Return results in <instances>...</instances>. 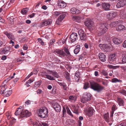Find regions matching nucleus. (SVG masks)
Instances as JSON below:
<instances>
[{
    "mask_svg": "<svg viewBox=\"0 0 126 126\" xmlns=\"http://www.w3.org/2000/svg\"><path fill=\"white\" fill-rule=\"evenodd\" d=\"M90 84L91 88L97 93H100L104 88V87L95 82H90Z\"/></svg>",
    "mask_w": 126,
    "mask_h": 126,
    "instance_id": "nucleus-1",
    "label": "nucleus"
},
{
    "mask_svg": "<svg viewBox=\"0 0 126 126\" xmlns=\"http://www.w3.org/2000/svg\"><path fill=\"white\" fill-rule=\"evenodd\" d=\"M97 28L99 32L98 37H100V34H102L107 31V24L106 23H101L97 25Z\"/></svg>",
    "mask_w": 126,
    "mask_h": 126,
    "instance_id": "nucleus-2",
    "label": "nucleus"
},
{
    "mask_svg": "<svg viewBox=\"0 0 126 126\" xmlns=\"http://www.w3.org/2000/svg\"><path fill=\"white\" fill-rule=\"evenodd\" d=\"M64 50L65 52L67 54V55L62 50H57L54 51V53L56 54H57V55H58L60 56H61L64 57L66 56L67 58L70 57L71 55L68 49L65 47Z\"/></svg>",
    "mask_w": 126,
    "mask_h": 126,
    "instance_id": "nucleus-3",
    "label": "nucleus"
},
{
    "mask_svg": "<svg viewBox=\"0 0 126 126\" xmlns=\"http://www.w3.org/2000/svg\"><path fill=\"white\" fill-rule=\"evenodd\" d=\"M47 108H45V109H40L38 114L39 116L42 118H44L47 116Z\"/></svg>",
    "mask_w": 126,
    "mask_h": 126,
    "instance_id": "nucleus-4",
    "label": "nucleus"
},
{
    "mask_svg": "<svg viewBox=\"0 0 126 126\" xmlns=\"http://www.w3.org/2000/svg\"><path fill=\"white\" fill-rule=\"evenodd\" d=\"M93 21L90 19H87L85 22V25L91 30L94 29Z\"/></svg>",
    "mask_w": 126,
    "mask_h": 126,
    "instance_id": "nucleus-5",
    "label": "nucleus"
},
{
    "mask_svg": "<svg viewBox=\"0 0 126 126\" xmlns=\"http://www.w3.org/2000/svg\"><path fill=\"white\" fill-rule=\"evenodd\" d=\"M91 95L90 93H87L84 95L83 98L81 100V101L82 103H85L88 101L90 100Z\"/></svg>",
    "mask_w": 126,
    "mask_h": 126,
    "instance_id": "nucleus-6",
    "label": "nucleus"
},
{
    "mask_svg": "<svg viewBox=\"0 0 126 126\" xmlns=\"http://www.w3.org/2000/svg\"><path fill=\"white\" fill-rule=\"evenodd\" d=\"M52 21V20L51 19L44 20L42 23H40V26L41 27H43L44 26H47L51 24Z\"/></svg>",
    "mask_w": 126,
    "mask_h": 126,
    "instance_id": "nucleus-7",
    "label": "nucleus"
},
{
    "mask_svg": "<svg viewBox=\"0 0 126 126\" xmlns=\"http://www.w3.org/2000/svg\"><path fill=\"white\" fill-rule=\"evenodd\" d=\"M117 15L116 12L115 11H112L109 12L107 15V16L109 20H110L114 18Z\"/></svg>",
    "mask_w": 126,
    "mask_h": 126,
    "instance_id": "nucleus-8",
    "label": "nucleus"
},
{
    "mask_svg": "<svg viewBox=\"0 0 126 126\" xmlns=\"http://www.w3.org/2000/svg\"><path fill=\"white\" fill-rule=\"evenodd\" d=\"M78 33L80 37V39H85L87 38L88 39H89L87 37L84 32L82 30H79V31Z\"/></svg>",
    "mask_w": 126,
    "mask_h": 126,
    "instance_id": "nucleus-9",
    "label": "nucleus"
},
{
    "mask_svg": "<svg viewBox=\"0 0 126 126\" xmlns=\"http://www.w3.org/2000/svg\"><path fill=\"white\" fill-rule=\"evenodd\" d=\"M31 113L27 110H23L22 111L21 117H23L25 116L29 117L31 115Z\"/></svg>",
    "mask_w": 126,
    "mask_h": 126,
    "instance_id": "nucleus-10",
    "label": "nucleus"
},
{
    "mask_svg": "<svg viewBox=\"0 0 126 126\" xmlns=\"http://www.w3.org/2000/svg\"><path fill=\"white\" fill-rule=\"evenodd\" d=\"M98 56L101 61L104 62L106 61L107 58L106 56L104 53H100L98 54Z\"/></svg>",
    "mask_w": 126,
    "mask_h": 126,
    "instance_id": "nucleus-11",
    "label": "nucleus"
},
{
    "mask_svg": "<svg viewBox=\"0 0 126 126\" xmlns=\"http://www.w3.org/2000/svg\"><path fill=\"white\" fill-rule=\"evenodd\" d=\"M120 61H122L120 63L121 64H124L126 63V54L123 53L122 54L121 58L120 59H119Z\"/></svg>",
    "mask_w": 126,
    "mask_h": 126,
    "instance_id": "nucleus-12",
    "label": "nucleus"
},
{
    "mask_svg": "<svg viewBox=\"0 0 126 126\" xmlns=\"http://www.w3.org/2000/svg\"><path fill=\"white\" fill-rule=\"evenodd\" d=\"M126 4V0H121L117 3L116 6L117 8H120L123 7Z\"/></svg>",
    "mask_w": 126,
    "mask_h": 126,
    "instance_id": "nucleus-13",
    "label": "nucleus"
},
{
    "mask_svg": "<svg viewBox=\"0 0 126 126\" xmlns=\"http://www.w3.org/2000/svg\"><path fill=\"white\" fill-rule=\"evenodd\" d=\"M53 107L55 110L57 112H59L61 111V106L58 103H55L53 105Z\"/></svg>",
    "mask_w": 126,
    "mask_h": 126,
    "instance_id": "nucleus-14",
    "label": "nucleus"
},
{
    "mask_svg": "<svg viewBox=\"0 0 126 126\" xmlns=\"http://www.w3.org/2000/svg\"><path fill=\"white\" fill-rule=\"evenodd\" d=\"M65 16V15L64 14H62L60 15L58 18L57 20L56 21L57 24H60L61 21L63 19Z\"/></svg>",
    "mask_w": 126,
    "mask_h": 126,
    "instance_id": "nucleus-15",
    "label": "nucleus"
},
{
    "mask_svg": "<svg viewBox=\"0 0 126 126\" xmlns=\"http://www.w3.org/2000/svg\"><path fill=\"white\" fill-rule=\"evenodd\" d=\"M94 111L92 108L90 107H89L87 113V115L89 117H91L93 114Z\"/></svg>",
    "mask_w": 126,
    "mask_h": 126,
    "instance_id": "nucleus-16",
    "label": "nucleus"
},
{
    "mask_svg": "<svg viewBox=\"0 0 126 126\" xmlns=\"http://www.w3.org/2000/svg\"><path fill=\"white\" fill-rule=\"evenodd\" d=\"M116 59V57L114 54H111L109 57V60L111 63H115Z\"/></svg>",
    "mask_w": 126,
    "mask_h": 126,
    "instance_id": "nucleus-17",
    "label": "nucleus"
},
{
    "mask_svg": "<svg viewBox=\"0 0 126 126\" xmlns=\"http://www.w3.org/2000/svg\"><path fill=\"white\" fill-rule=\"evenodd\" d=\"M110 6V4L108 3H104L102 4V6L103 8L106 10H109Z\"/></svg>",
    "mask_w": 126,
    "mask_h": 126,
    "instance_id": "nucleus-18",
    "label": "nucleus"
},
{
    "mask_svg": "<svg viewBox=\"0 0 126 126\" xmlns=\"http://www.w3.org/2000/svg\"><path fill=\"white\" fill-rule=\"evenodd\" d=\"M100 47H101V48L105 51H107L108 50V46L107 44H100L99 45Z\"/></svg>",
    "mask_w": 126,
    "mask_h": 126,
    "instance_id": "nucleus-19",
    "label": "nucleus"
},
{
    "mask_svg": "<svg viewBox=\"0 0 126 126\" xmlns=\"http://www.w3.org/2000/svg\"><path fill=\"white\" fill-rule=\"evenodd\" d=\"M122 23L120 20H118L115 22H113L111 23L110 26L111 27H113L116 26H117L118 25Z\"/></svg>",
    "mask_w": 126,
    "mask_h": 126,
    "instance_id": "nucleus-20",
    "label": "nucleus"
},
{
    "mask_svg": "<svg viewBox=\"0 0 126 126\" xmlns=\"http://www.w3.org/2000/svg\"><path fill=\"white\" fill-rule=\"evenodd\" d=\"M70 12L73 14H78L80 13L79 10L75 8H73L71 9Z\"/></svg>",
    "mask_w": 126,
    "mask_h": 126,
    "instance_id": "nucleus-21",
    "label": "nucleus"
},
{
    "mask_svg": "<svg viewBox=\"0 0 126 126\" xmlns=\"http://www.w3.org/2000/svg\"><path fill=\"white\" fill-rule=\"evenodd\" d=\"M69 38L71 39H77L78 35L77 33H73L71 34Z\"/></svg>",
    "mask_w": 126,
    "mask_h": 126,
    "instance_id": "nucleus-22",
    "label": "nucleus"
},
{
    "mask_svg": "<svg viewBox=\"0 0 126 126\" xmlns=\"http://www.w3.org/2000/svg\"><path fill=\"white\" fill-rule=\"evenodd\" d=\"M125 27L120 24L119 25H118L116 27V30L118 31H120L122 30H125Z\"/></svg>",
    "mask_w": 126,
    "mask_h": 126,
    "instance_id": "nucleus-23",
    "label": "nucleus"
},
{
    "mask_svg": "<svg viewBox=\"0 0 126 126\" xmlns=\"http://www.w3.org/2000/svg\"><path fill=\"white\" fill-rule=\"evenodd\" d=\"M58 5L60 7L64 8L66 6V4L64 1H61L58 2Z\"/></svg>",
    "mask_w": 126,
    "mask_h": 126,
    "instance_id": "nucleus-24",
    "label": "nucleus"
},
{
    "mask_svg": "<svg viewBox=\"0 0 126 126\" xmlns=\"http://www.w3.org/2000/svg\"><path fill=\"white\" fill-rule=\"evenodd\" d=\"M80 72L78 71H76L75 75V79L76 81H78L79 80L80 78Z\"/></svg>",
    "mask_w": 126,
    "mask_h": 126,
    "instance_id": "nucleus-25",
    "label": "nucleus"
},
{
    "mask_svg": "<svg viewBox=\"0 0 126 126\" xmlns=\"http://www.w3.org/2000/svg\"><path fill=\"white\" fill-rule=\"evenodd\" d=\"M79 107L77 106H74L73 109V112L77 115L79 114Z\"/></svg>",
    "mask_w": 126,
    "mask_h": 126,
    "instance_id": "nucleus-26",
    "label": "nucleus"
},
{
    "mask_svg": "<svg viewBox=\"0 0 126 126\" xmlns=\"http://www.w3.org/2000/svg\"><path fill=\"white\" fill-rule=\"evenodd\" d=\"M4 33L7 36L9 39H13L14 38V35L12 33H8L7 32H5Z\"/></svg>",
    "mask_w": 126,
    "mask_h": 126,
    "instance_id": "nucleus-27",
    "label": "nucleus"
},
{
    "mask_svg": "<svg viewBox=\"0 0 126 126\" xmlns=\"http://www.w3.org/2000/svg\"><path fill=\"white\" fill-rule=\"evenodd\" d=\"M117 101L118 104L120 106H124V102L122 98H117Z\"/></svg>",
    "mask_w": 126,
    "mask_h": 126,
    "instance_id": "nucleus-28",
    "label": "nucleus"
},
{
    "mask_svg": "<svg viewBox=\"0 0 126 126\" xmlns=\"http://www.w3.org/2000/svg\"><path fill=\"white\" fill-rule=\"evenodd\" d=\"M73 19L75 21L78 22L79 23L80 22L82 18L80 16H74L73 17Z\"/></svg>",
    "mask_w": 126,
    "mask_h": 126,
    "instance_id": "nucleus-29",
    "label": "nucleus"
},
{
    "mask_svg": "<svg viewBox=\"0 0 126 126\" xmlns=\"http://www.w3.org/2000/svg\"><path fill=\"white\" fill-rule=\"evenodd\" d=\"M20 107H20L19 108H17L16 110V111L15 113V114L16 116H17L20 114V115L21 116L22 111Z\"/></svg>",
    "mask_w": 126,
    "mask_h": 126,
    "instance_id": "nucleus-30",
    "label": "nucleus"
},
{
    "mask_svg": "<svg viewBox=\"0 0 126 126\" xmlns=\"http://www.w3.org/2000/svg\"><path fill=\"white\" fill-rule=\"evenodd\" d=\"M80 49V46L79 45L76 46L74 50V52L75 54H77L79 52Z\"/></svg>",
    "mask_w": 126,
    "mask_h": 126,
    "instance_id": "nucleus-31",
    "label": "nucleus"
},
{
    "mask_svg": "<svg viewBox=\"0 0 126 126\" xmlns=\"http://www.w3.org/2000/svg\"><path fill=\"white\" fill-rule=\"evenodd\" d=\"M10 47H5L1 51V52L4 54L7 53L10 51Z\"/></svg>",
    "mask_w": 126,
    "mask_h": 126,
    "instance_id": "nucleus-32",
    "label": "nucleus"
},
{
    "mask_svg": "<svg viewBox=\"0 0 126 126\" xmlns=\"http://www.w3.org/2000/svg\"><path fill=\"white\" fill-rule=\"evenodd\" d=\"M104 119L107 122H108L109 120V115L108 113H105L103 115Z\"/></svg>",
    "mask_w": 126,
    "mask_h": 126,
    "instance_id": "nucleus-33",
    "label": "nucleus"
},
{
    "mask_svg": "<svg viewBox=\"0 0 126 126\" xmlns=\"http://www.w3.org/2000/svg\"><path fill=\"white\" fill-rule=\"evenodd\" d=\"M12 92V90L7 91H6L4 93V96L6 97H8L10 95Z\"/></svg>",
    "mask_w": 126,
    "mask_h": 126,
    "instance_id": "nucleus-34",
    "label": "nucleus"
},
{
    "mask_svg": "<svg viewBox=\"0 0 126 126\" xmlns=\"http://www.w3.org/2000/svg\"><path fill=\"white\" fill-rule=\"evenodd\" d=\"M42 83V81L41 80H40L39 81L36 82L35 83V84L34 85V87L35 88L39 87L41 85Z\"/></svg>",
    "mask_w": 126,
    "mask_h": 126,
    "instance_id": "nucleus-35",
    "label": "nucleus"
},
{
    "mask_svg": "<svg viewBox=\"0 0 126 126\" xmlns=\"http://www.w3.org/2000/svg\"><path fill=\"white\" fill-rule=\"evenodd\" d=\"M28 10L27 8H24L21 10V13L23 15H25L27 12Z\"/></svg>",
    "mask_w": 126,
    "mask_h": 126,
    "instance_id": "nucleus-36",
    "label": "nucleus"
},
{
    "mask_svg": "<svg viewBox=\"0 0 126 126\" xmlns=\"http://www.w3.org/2000/svg\"><path fill=\"white\" fill-rule=\"evenodd\" d=\"M65 77L67 81H70L71 79L70 77V75L67 72L65 74Z\"/></svg>",
    "mask_w": 126,
    "mask_h": 126,
    "instance_id": "nucleus-37",
    "label": "nucleus"
},
{
    "mask_svg": "<svg viewBox=\"0 0 126 126\" xmlns=\"http://www.w3.org/2000/svg\"><path fill=\"white\" fill-rule=\"evenodd\" d=\"M113 43L116 45L119 44L122 42V40H112Z\"/></svg>",
    "mask_w": 126,
    "mask_h": 126,
    "instance_id": "nucleus-38",
    "label": "nucleus"
},
{
    "mask_svg": "<svg viewBox=\"0 0 126 126\" xmlns=\"http://www.w3.org/2000/svg\"><path fill=\"white\" fill-rule=\"evenodd\" d=\"M46 78L50 80H54L55 79L52 76L46 75Z\"/></svg>",
    "mask_w": 126,
    "mask_h": 126,
    "instance_id": "nucleus-39",
    "label": "nucleus"
},
{
    "mask_svg": "<svg viewBox=\"0 0 126 126\" xmlns=\"http://www.w3.org/2000/svg\"><path fill=\"white\" fill-rule=\"evenodd\" d=\"M52 14L53 16H57L61 14V13L57 11H54L52 12Z\"/></svg>",
    "mask_w": 126,
    "mask_h": 126,
    "instance_id": "nucleus-40",
    "label": "nucleus"
},
{
    "mask_svg": "<svg viewBox=\"0 0 126 126\" xmlns=\"http://www.w3.org/2000/svg\"><path fill=\"white\" fill-rule=\"evenodd\" d=\"M122 82L121 80H119L116 78H113L111 79V82L113 83H116Z\"/></svg>",
    "mask_w": 126,
    "mask_h": 126,
    "instance_id": "nucleus-41",
    "label": "nucleus"
},
{
    "mask_svg": "<svg viewBox=\"0 0 126 126\" xmlns=\"http://www.w3.org/2000/svg\"><path fill=\"white\" fill-rule=\"evenodd\" d=\"M89 87V84L88 82H86L84 83L83 88L84 89H86L88 88Z\"/></svg>",
    "mask_w": 126,
    "mask_h": 126,
    "instance_id": "nucleus-42",
    "label": "nucleus"
},
{
    "mask_svg": "<svg viewBox=\"0 0 126 126\" xmlns=\"http://www.w3.org/2000/svg\"><path fill=\"white\" fill-rule=\"evenodd\" d=\"M33 126H41V124L38 122H35L33 123Z\"/></svg>",
    "mask_w": 126,
    "mask_h": 126,
    "instance_id": "nucleus-43",
    "label": "nucleus"
},
{
    "mask_svg": "<svg viewBox=\"0 0 126 126\" xmlns=\"http://www.w3.org/2000/svg\"><path fill=\"white\" fill-rule=\"evenodd\" d=\"M7 86L6 85H5L4 86H1V91L3 92H4L7 89Z\"/></svg>",
    "mask_w": 126,
    "mask_h": 126,
    "instance_id": "nucleus-44",
    "label": "nucleus"
},
{
    "mask_svg": "<svg viewBox=\"0 0 126 126\" xmlns=\"http://www.w3.org/2000/svg\"><path fill=\"white\" fill-rule=\"evenodd\" d=\"M102 74L103 75L105 76H107L108 75V74L106 72V71L104 70H102L101 72Z\"/></svg>",
    "mask_w": 126,
    "mask_h": 126,
    "instance_id": "nucleus-45",
    "label": "nucleus"
},
{
    "mask_svg": "<svg viewBox=\"0 0 126 126\" xmlns=\"http://www.w3.org/2000/svg\"><path fill=\"white\" fill-rule=\"evenodd\" d=\"M16 119L12 117L10 120V124L12 125L13 123L15 122L16 121Z\"/></svg>",
    "mask_w": 126,
    "mask_h": 126,
    "instance_id": "nucleus-46",
    "label": "nucleus"
},
{
    "mask_svg": "<svg viewBox=\"0 0 126 126\" xmlns=\"http://www.w3.org/2000/svg\"><path fill=\"white\" fill-rule=\"evenodd\" d=\"M117 126H126V122H122L118 124Z\"/></svg>",
    "mask_w": 126,
    "mask_h": 126,
    "instance_id": "nucleus-47",
    "label": "nucleus"
},
{
    "mask_svg": "<svg viewBox=\"0 0 126 126\" xmlns=\"http://www.w3.org/2000/svg\"><path fill=\"white\" fill-rule=\"evenodd\" d=\"M67 112V113L70 115L73 116V115L72 114L71 112L68 108H66Z\"/></svg>",
    "mask_w": 126,
    "mask_h": 126,
    "instance_id": "nucleus-48",
    "label": "nucleus"
},
{
    "mask_svg": "<svg viewBox=\"0 0 126 126\" xmlns=\"http://www.w3.org/2000/svg\"><path fill=\"white\" fill-rule=\"evenodd\" d=\"M53 75L57 78H58L59 77V75H58V74L57 72H53Z\"/></svg>",
    "mask_w": 126,
    "mask_h": 126,
    "instance_id": "nucleus-49",
    "label": "nucleus"
},
{
    "mask_svg": "<svg viewBox=\"0 0 126 126\" xmlns=\"http://www.w3.org/2000/svg\"><path fill=\"white\" fill-rule=\"evenodd\" d=\"M33 80L32 79H30L28 81H27L25 84V85H27V84H30L32 82H33Z\"/></svg>",
    "mask_w": 126,
    "mask_h": 126,
    "instance_id": "nucleus-50",
    "label": "nucleus"
},
{
    "mask_svg": "<svg viewBox=\"0 0 126 126\" xmlns=\"http://www.w3.org/2000/svg\"><path fill=\"white\" fill-rule=\"evenodd\" d=\"M63 89L64 90H66L67 89L66 85L65 83H63Z\"/></svg>",
    "mask_w": 126,
    "mask_h": 126,
    "instance_id": "nucleus-51",
    "label": "nucleus"
},
{
    "mask_svg": "<svg viewBox=\"0 0 126 126\" xmlns=\"http://www.w3.org/2000/svg\"><path fill=\"white\" fill-rule=\"evenodd\" d=\"M42 92V91L40 89H38L37 91V92L38 94H41Z\"/></svg>",
    "mask_w": 126,
    "mask_h": 126,
    "instance_id": "nucleus-52",
    "label": "nucleus"
},
{
    "mask_svg": "<svg viewBox=\"0 0 126 126\" xmlns=\"http://www.w3.org/2000/svg\"><path fill=\"white\" fill-rule=\"evenodd\" d=\"M120 68L124 71H126V66H121Z\"/></svg>",
    "mask_w": 126,
    "mask_h": 126,
    "instance_id": "nucleus-53",
    "label": "nucleus"
},
{
    "mask_svg": "<svg viewBox=\"0 0 126 126\" xmlns=\"http://www.w3.org/2000/svg\"><path fill=\"white\" fill-rule=\"evenodd\" d=\"M75 98V97L73 95H71L69 97V99L71 100H74Z\"/></svg>",
    "mask_w": 126,
    "mask_h": 126,
    "instance_id": "nucleus-54",
    "label": "nucleus"
},
{
    "mask_svg": "<svg viewBox=\"0 0 126 126\" xmlns=\"http://www.w3.org/2000/svg\"><path fill=\"white\" fill-rule=\"evenodd\" d=\"M37 13V15L38 16H43L42 12H41L39 11Z\"/></svg>",
    "mask_w": 126,
    "mask_h": 126,
    "instance_id": "nucleus-55",
    "label": "nucleus"
},
{
    "mask_svg": "<svg viewBox=\"0 0 126 126\" xmlns=\"http://www.w3.org/2000/svg\"><path fill=\"white\" fill-rule=\"evenodd\" d=\"M6 56L5 55H3L1 58V59L2 60H4L6 59Z\"/></svg>",
    "mask_w": 126,
    "mask_h": 126,
    "instance_id": "nucleus-56",
    "label": "nucleus"
},
{
    "mask_svg": "<svg viewBox=\"0 0 126 126\" xmlns=\"http://www.w3.org/2000/svg\"><path fill=\"white\" fill-rule=\"evenodd\" d=\"M38 40L41 45H44V42L42 41V40H40L39 41V40Z\"/></svg>",
    "mask_w": 126,
    "mask_h": 126,
    "instance_id": "nucleus-57",
    "label": "nucleus"
},
{
    "mask_svg": "<svg viewBox=\"0 0 126 126\" xmlns=\"http://www.w3.org/2000/svg\"><path fill=\"white\" fill-rule=\"evenodd\" d=\"M31 103V101L29 100H28L25 102V103L27 105H28L30 104Z\"/></svg>",
    "mask_w": 126,
    "mask_h": 126,
    "instance_id": "nucleus-58",
    "label": "nucleus"
},
{
    "mask_svg": "<svg viewBox=\"0 0 126 126\" xmlns=\"http://www.w3.org/2000/svg\"><path fill=\"white\" fill-rule=\"evenodd\" d=\"M123 47L125 48L126 47V40L124 42L123 45Z\"/></svg>",
    "mask_w": 126,
    "mask_h": 126,
    "instance_id": "nucleus-59",
    "label": "nucleus"
},
{
    "mask_svg": "<svg viewBox=\"0 0 126 126\" xmlns=\"http://www.w3.org/2000/svg\"><path fill=\"white\" fill-rule=\"evenodd\" d=\"M7 116V119L8 120H10L11 119V116L9 115L8 114H7L6 115Z\"/></svg>",
    "mask_w": 126,
    "mask_h": 126,
    "instance_id": "nucleus-60",
    "label": "nucleus"
},
{
    "mask_svg": "<svg viewBox=\"0 0 126 126\" xmlns=\"http://www.w3.org/2000/svg\"><path fill=\"white\" fill-rule=\"evenodd\" d=\"M115 106L114 105H113L112 107V111H114L115 110Z\"/></svg>",
    "mask_w": 126,
    "mask_h": 126,
    "instance_id": "nucleus-61",
    "label": "nucleus"
},
{
    "mask_svg": "<svg viewBox=\"0 0 126 126\" xmlns=\"http://www.w3.org/2000/svg\"><path fill=\"white\" fill-rule=\"evenodd\" d=\"M28 47L26 45H24L23 46V49L25 50H26L27 49Z\"/></svg>",
    "mask_w": 126,
    "mask_h": 126,
    "instance_id": "nucleus-62",
    "label": "nucleus"
},
{
    "mask_svg": "<svg viewBox=\"0 0 126 126\" xmlns=\"http://www.w3.org/2000/svg\"><path fill=\"white\" fill-rule=\"evenodd\" d=\"M94 75L95 76H98V72L97 71H95L94 72Z\"/></svg>",
    "mask_w": 126,
    "mask_h": 126,
    "instance_id": "nucleus-63",
    "label": "nucleus"
},
{
    "mask_svg": "<svg viewBox=\"0 0 126 126\" xmlns=\"http://www.w3.org/2000/svg\"><path fill=\"white\" fill-rule=\"evenodd\" d=\"M35 15V14L34 13H33L32 14L29 15V16L31 18H32L33 17H34Z\"/></svg>",
    "mask_w": 126,
    "mask_h": 126,
    "instance_id": "nucleus-64",
    "label": "nucleus"
}]
</instances>
